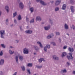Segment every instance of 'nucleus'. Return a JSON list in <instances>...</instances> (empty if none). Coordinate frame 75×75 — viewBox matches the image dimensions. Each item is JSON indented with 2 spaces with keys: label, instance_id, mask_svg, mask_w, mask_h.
Returning <instances> with one entry per match:
<instances>
[{
  "label": "nucleus",
  "instance_id": "obj_1",
  "mask_svg": "<svg viewBox=\"0 0 75 75\" xmlns=\"http://www.w3.org/2000/svg\"><path fill=\"white\" fill-rule=\"evenodd\" d=\"M18 57L20 61H22L24 59V58H23V56H21L20 55L16 56L15 57V59L16 61V62L17 64H18Z\"/></svg>",
  "mask_w": 75,
  "mask_h": 75
},
{
  "label": "nucleus",
  "instance_id": "obj_2",
  "mask_svg": "<svg viewBox=\"0 0 75 75\" xmlns=\"http://www.w3.org/2000/svg\"><path fill=\"white\" fill-rule=\"evenodd\" d=\"M5 35V31L4 30H2L0 31V37L1 35V38H4Z\"/></svg>",
  "mask_w": 75,
  "mask_h": 75
},
{
  "label": "nucleus",
  "instance_id": "obj_3",
  "mask_svg": "<svg viewBox=\"0 0 75 75\" xmlns=\"http://www.w3.org/2000/svg\"><path fill=\"white\" fill-rule=\"evenodd\" d=\"M69 56H67V58L69 60L70 59H73L74 58L72 57V53H69Z\"/></svg>",
  "mask_w": 75,
  "mask_h": 75
},
{
  "label": "nucleus",
  "instance_id": "obj_4",
  "mask_svg": "<svg viewBox=\"0 0 75 75\" xmlns=\"http://www.w3.org/2000/svg\"><path fill=\"white\" fill-rule=\"evenodd\" d=\"M44 28L45 30H49L51 28V25H48L47 26H45Z\"/></svg>",
  "mask_w": 75,
  "mask_h": 75
},
{
  "label": "nucleus",
  "instance_id": "obj_5",
  "mask_svg": "<svg viewBox=\"0 0 75 75\" xmlns=\"http://www.w3.org/2000/svg\"><path fill=\"white\" fill-rule=\"evenodd\" d=\"M29 52L28 50L26 48H25L23 49V53L24 54H27Z\"/></svg>",
  "mask_w": 75,
  "mask_h": 75
},
{
  "label": "nucleus",
  "instance_id": "obj_6",
  "mask_svg": "<svg viewBox=\"0 0 75 75\" xmlns=\"http://www.w3.org/2000/svg\"><path fill=\"white\" fill-rule=\"evenodd\" d=\"M19 6L21 9H23L24 8V5L22 2H21L19 4Z\"/></svg>",
  "mask_w": 75,
  "mask_h": 75
},
{
  "label": "nucleus",
  "instance_id": "obj_7",
  "mask_svg": "<svg viewBox=\"0 0 75 75\" xmlns=\"http://www.w3.org/2000/svg\"><path fill=\"white\" fill-rule=\"evenodd\" d=\"M61 1V0H57L56 1L55 5L56 6H58V5H59V4H60Z\"/></svg>",
  "mask_w": 75,
  "mask_h": 75
},
{
  "label": "nucleus",
  "instance_id": "obj_8",
  "mask_svg": "<svg viewBox=\"0 0 75 75\" xmlns=\"http://www.w3.org/2000/svg\"><path fill=\"white\" fill-rule=\"evenodd\" d=\"M37 44H38L39 45V46L40 48H42L43 47V46H42V44H41V42L40 41H38L37 42Z\"/></svg>",
  "mask_w": 75,
  "mask_h": 75
},
{
  "label": "nucleus",
  "instance_id": "obj_9",
  "mask_svg": "<svg viewBox=\"0 0 75 75\" xmlns=\"http://www.w3.org/2000/svg\"><path fill=\"white\" fill-rule=\"evenodd\" d=\"M36 21H41V18L40 16H37L36 18Z\"/></svg>",
  "mask_w": 75,
  "mask_h": 75
},
{
  "label": "nucleus",
  "instance_id": "obj_10",
  "mask_svg": "<svg viewBox=\"0 0 75 75\" xmlns=\"http://www.w3.org/2000/svg\"><path fill=\"white\" fill-rule=\"evenodd\" d=\"M5 8L7 12V13H8L9 12V11L10 10V9L9 8V7L8 6H5Z\"/></svg>",
  "mask_w": 75,
  "mask_h": 75
},
{
  "label": "nucleus",
  "instance_id": "obj_11",
  "mask_svg": "<svg viewBox=\"0 0 75 75\" xmlns=\"http://www.w3.org/2000/svg\"><path fill=\"white\" fill-rule=\"evenodd\" d=\"M4 59H1L0 61V65H3L4 64Z\"/></svg>",
  "mask_w": 75,
  "mask_h": 75
},
{
  "label": "nucleus",
  "instance_id": "obj_12",
  "mask_svg": "<svg viewBox=\"0 0 75 75\" xmlns=\"http://www.w3.org/2000/svg\"><path fill=\"white\" fill-rule=\"evenodd\" d=\"M25 33L28 34H32L33 33V31L31 30H29L26 31Z\"/></svg>",
  "mask_w": 75,
  "mask_h": 75
},
{
  "label": "nucleus",
  "instance_id": "obj_13",
  "mask_svg": "<svg viewBox=\"0 0 75 75\" xmlns=\"http://www.w3.org/2000/svg\"><path fill=\"white\" fill-rule=\"evenodd\" d=\"M53 58L55 60H58L59 59V57H57L56 55H54L53 57Z\"/></svg>",
  "mask_w": 75,
  "mask_h": 75
},
{
  "label": "nucleus",
  "instance_id": "obj_14",
  "mask_svg": "<svg viewBox=\"0 0 75 75\" xmlns=\"http://www.w3.org/2000/svg\"><path fill=\"white\" fill-rule=\"evenodd\" d=\"M67 55V52H63L62 53V57H65V55Z\"/></svg>",
  "mask_w": 75,
  "mask_h": 75
},
{
  "label": "nucleus",
  "instance_id": "obj_15",
  "mask_svg": "<svg viewBox=\"0 0 75 75\" xmlns=\"http://www.w3.org/2000/svg\"><path fill=\"white\" fill-rule=\"evenodd\" d=\"M40 3L41 4H42V5H43V6H46V5H47V3L44 1H40Z\"/></svg>",
  "mask_w": 75,
  "mask_h": 75
},
{
  "label": "nucleus",
  "instance_id": "obj_16",
  "mask_svg": "<svg viewBox=\"0 0 75 75\" xmlns=\"http://www.w3.org/2000/svg\"><path fill=\"white\" fill-rule=\"evenodd\" d=\"M67 6L66 5V4H64L62 6V10H65V8H66V7Z\"/></svg>",
  "mask_w": 75,
  "mask_h": 75
},
{
  "label": "nucleus",
  "instance_id": "obj_17",
  "mask_svg": "<svg viewBox=\"0 0 75 75\" xmlns=\"http://www.w3.org/2000/svg\"><path fill=\"white\" fill-rule=\"evenodd\" d=\"M1 47H2V48H5L6 47V45H5L4 44H2L1 45Z\"/></svg>",
  "mask_w": 75,
  "mask_h": 75
},
{
  "label": "nucleus",
  "instance_id": "obj_18",
  "mask_svg": "<svg viewBox=\"0 0 75 75\" xmlns=\"http://www.w3.org/2000/svg\"><path fill=\"white\" fill-rule=\"evenodd\" d=\"M64 26L65 29H66V30H68V25L67 24H65Z\"/></svg>",
  "mask_w": 75,
  "mask_h": 75
},
{
  "label": "nucleus",
  "instance_id": "obj_19",
  "mask_svg": "<svg viewBox=\"0 0 75 75\" xmlns=\"http://www.w3.org/2000/svg\"><path fill=\"white\" fill-rule=\"evenodd\" d=\"M68 50L70 52H73L74 51V49L72 48H71V47H69L68 48Z\"/></svg>",
  "mask_w": 75,
  "mask_h": 75
},
{
  "label": "nucleus",
  "instance_id": "obj_20",
  "mask_svg": "<svg viewBox=\"0 0 75 75\" xmlns=\"http://www.w3.org/2000/svg\"><path fill=\"white\" fill-rule=\"evenodd\" d=\"M9 52L10 54H11V55L13 54H14V52L12 51L11 50H9Z\"/></svg>",
  "mask_w": 75,
  "mask_h": 75
},
{
  "label": "nucleus",
  "instance_id": "obj_21",
  "mask_svg": "<svg viewBox=\"0 0 75 75\" xmlns=\"http://www.w3.org/2000/svg\"><path fill=\"white\" fill-rule=\"evenodd\" d=\"M42 61H45V60H44V59L41 58L39 59V62H42Z\"/></svg>",
  "mask_w": 75,
  "mask_h": 75
},
{
  "label": "nucleus",
  "instance_id": "obj_22",
  "mask_svg": "<svg viewBox=\"0 0 75 75\" xmlns=\"http://www.w3.org/2000/svg\"><path fill=\"white\" fill-rule=\"evenodd\" d=\"M27 66L29 67H31L33 66V64L32 63H29L28 64Z\"/></svg>",
  "mask_w": 75,
  "mask_h": 75
},
{
  "label": "nucleus",
  "instance_id": "obj_23",
  "mask_svg": "<svg viewBox=\"0 0 75 75\" xmlns=\"http://www.w3.org/2000/svg\"><path fill=\"white\" fill-rule=\"evenodd\" d=\"M30 10L31 11V13H33L34 11V8L32 7L30 8Z\"/></svg>",
  "mask_w": 75,
  "mask_h": 75
},
{
  "label": "nucleus",
  "instance_id": "obj_24",
  "mask_svg": "<svg viewBox=\"0 0 75 75\" xmlns=\"http://www.w3.org/2000/svg\"><path fill=\"white\" fill-rule=\"evenodd\" d=\"M17 12H15L14 13H13V17H15L16 16H17Z\"/></svg>",
  "mask_w": 75,
  "mask_h": 75
},
{
  "label": "nucleus",
  "instance_id": "obj_25",
  "mask_svg": "<svg viewBox=\"0 0 75 75\" xmlns=\"http://www.w3.org/2000/svg\"><path fill=\"white\" fill-rule=\"evenodd\" d=\"M27 71L28 72L29 74L31 75V72H30V69H27Z\"/></svg>",
  "mask_w": 75,
  "mask_h": 75
},
{
  "label": "nucleus",
  "instance_id": "obj_26",
  "mask_svg": "<svg viewBox=\"0 0 75 75\" xmlns=\"http://www.w3.org/2000/svg\"><path fill=\"white\" fill-rule=\"evenodd\" d=\"M42 66H36V67L37 68H39V69H40V68H42Z\"/></svg>",
  "mask_w": 75,
  "mask_h": 75
},
{
  "label": "nucleus",
  "instance_id": "obj_27",
  "mask_svg": "<svg viewBox=\"0 0 75 75\" xmlns=\"http://www.w3.org/2000/svg\"><path fill=\"white\" fill-rule=\"evenodd\" d=\"M22 68V71H25V67L24 66H22L21 67Z\"/></svg>",
  "mask_w": 75,
  "mask_h": 75
},
{
  "label": "nucleus",
  "instance_id": "obj_28",
  "mask_svg": "<svg viewBox=\"0 0 75 75\" xmlns=\"http://www.w3.org/2000/svg\"><path fill=\"white\" fill-rule=\"evenodd\" d=\"M71 12L72 13L74 12V7L72 6H71Z\"/></svg>",
  "mask_w": 75,
  "mask_h": 75
},
{
  "label": "nucleus",
  "instance_id": "obj_29",
  "mask_svg": "<svg viewBox=\"0 0 75 75\" xmlns=\"http://www.w3.org/2000/svg\"><path fill=\"white\" fill-rule=\"evenodd\" d=\"M71 28H73V30H75V27L74 26V25H72L71 26Z\"/></svg>",
  "mask_w": 75,
  "mask_h": 75
},
{
  "label": "nucleus",
  "instance_id": "obj_30",
  "mask_svg": "<svg viewBox=\"0 0 75 75\" xmlns=\"http://www.w3.org/2000/svg\"><path fill=\"white\" fill-rule=\"evenodd\" d=\"M18 20H20L21 19V15H19L18 16Z\"/></svg>",
  "mask_w": 75,
  "mask_h": 75
},
{
  "label": "nucleus",
  "instance_id": "obj_31",
  "mask_svg": "<svg viewBox=\"0 0 75 75\" xmlns=\"http://www.w3.org/2000/svg\"><path fill=\"white\" fill-rule=\"evenodd\" d=\"M34 19L33 18L30 21V23H33L34 22Z\"/></svg>",
  "mask_w": 75,
  "mask_h": 75
},
{
  "label": "nucleus",
  "instance_id": "obj_32",
  "mask_svg": "<svg viewBox=\"0 0 75 75\" xmlns=\"http://www.w3.org/2000/svg\"><path fill=\"white\" fill-rule=\"evenodd\" d=\"M47 47H44V50L46 52H47Z\"/></svg>",
  "mask_w": 75,
  "mask_h": 75
},
{
  "label": "nucleus",
  "instance_id": "obj_33",
  "mask_svg": "<svg viewBox=\"0 0 75 75\" xmlns=\"http://www.w3.org/2000/svg\"><path fill=\"white\" fill-rule=\"evenodd\" d=\"M46 47L47 48H48V49L50 48V45H47Z\"/></svg>",
  "mask_w": 75,
  "mask_h": 75
},
{
  "label": "nucleus",
  "instance_id": "obj_34",
  "mask_svg": "<svg viewBox=\"0 0 75 75\" xmlns=\"http://www.w3.org/2000/svg\"><path fill=\"white\" fill-rule=\"evenodd\" d=\"M51 38V36L50 35L47 36V39H50V38Z\"/></svg>",
  "mask_w": 75,
  "mask_h": 75
},
{
  "label": "nucleus",
  "instance_id": "obj_35",
  "mask_svg": "<svg viewBox=\"0 0 75 75\" xmlns=\"http://www.w3.org/2000/svg\"><path fill=\"white\" fill-rule=\"evenodd\" d=\"M62 72H63L64 73L67 72V70L66 69H64L62 70Z\"/></svg>",
  "mask_w": 75,
  "mask_h": 75
},
{
  "label": "nucleus",
  "instance_id": "obj_36",
  "mask_svg": "<svg viewBox=\"0 0 75 75\" xmlns=\"http://www.w3.org/2000/svg\"><path fill=\"white\" fill-rule=\"evenodd\" d=\"M34 48L35 50H38V47L37 46H34Z\"/></svg>",
  "mask_w": 75,
  "mask_h": 75
},
{
  "label": "nucleus",
  "instance_id": "obj_37",
  "mask_svg": "<svg viewBox=\"0 0 75 75\" xmlns=\"http://www.w3.org/2000/svg\"><path fill=\"white\" fill-rule=\"evenodd\" d=\"M56 34L57 35H60V33L59 32H57L56 33Z\"/></svg>",
  "mask_w": 75,
  "mask_h": 75
},
{
  "label": "nucleus",
  "instance_id": "obj_38",
  "mask_svg": "<svg viewBox=\"0 0 75 75\" xmlns=\"http://www.w3.org/2000/svg\"><path fill=\"white\" fill-rule=\"evenodd\" d=\"M59 10V8L58 7H57L55 8V11H57Z\"/></svg>",
  "mask_w": 75,
  "mask_h": 75
},
{
  "label": "nucleus",
  "instance_id": "obj_39",
  "mask_svg": "<svg viewBox=\"0 0 75 75\" xmlns=\"http://www.w3.org/2000/svg\"><path fill=\"white\" fill-rule=\"evenodd\" d=\"M51 44H52V45H54V46H55V45H56V44H55V43L54 42H53L51 43Z\"/></svg>",
  "mask_w": 75,
  "mask_h": 75
},
{
  "label": "nucleus",
  "instance_id": "obj_40",
  "mask_svg": "<svg viewBox=\"0 0 75 75\" xmlns=\"http://www.w3.org/2000/svg\"><path fill=\"white\" fill-rule=\"evenodd\" d=\"M50 36L52 38V37H54V35L53 33H52L51 34H50Z\"/></svg>",
  "mask_w": 75,
  "mask_h": 75
},
{
  "label": "nucleus",
  "instance_id": "obj_41",
  "mask_svg": "<svg viewBox=\"0 0 75 75\" xmlns=\"http://www.w3.org/2000/svg\"><path fill=\"white\" fill-rule=\"evenodd\" d=\"M0 55L1 56H2L3 55V51H1L0 53Z\"/></svg>",
  "mask_w": 75,
  "mask_h": 75
},
{
  "label": "nucleus",
  "instance_id": "obj_42",
  "mask_svg": "<svg viewBox=\"0 0 75 75\" xmlns=\"http://www.w3.org/2000/svg\"><path fill=\"white\" fill-rule=\"evenodd\" d=\"M0 75H3V73L2 71H1L0 72Z\"/></svg>",
  "mask_w": 75,
  "mask_h": 75
},
{
  "label": "nucleus",
  "instance_id": "obj_43",
  "mask_svg": "<svg viewBox=\"0 0 75 75\" xmlns=\"http://www.w3.org/2000/svg\"><path fill=\"white\" fill-rule=\"evenodd\" d=\"M26 20L27 21H29V19L28 18H26Z\"/></svg>",
  "mask_w": 75,
  "mask_h": 75
},
{
  "label": "nucleus",
  "instance_id": "obj_44",
  "mask_svg": "<svg viewBox=\"0 0 75 75\" xmlns=\"http://www.w3.org/2000/svg\"><path fill=\"white\" fill-rule=\"evenodd\" d=\"M67 48V46H65L64 47L63 49H64V50H65V49H66V48Z\"/></svg>",
  "mask_w": 75,
  "mask_h": 75
},
{
  "label": "nucleus",
  "instance_id": "obj_45",
  "mask_svg": "<svg viewBox=\"0 0 75 75\" xmlns=\"http://www.w3.org/2000/svg\"><path fill=\"white\" fill-rule=\"evenodd\" d=\"M67 64L68 65H70V63L67 62Z\"/></svg>",
  "mask_w": 75,
  "mask_h": 75
},
{
  "label": "nucleus",
  "instance_id": "obj_46",
  "mask_svg": "<svg viewBox=\"0 0 75 75\" xmlns=\"http://www.w3.org/2000/svg\"><path fill=\"white\" fill-rule=\"evenodd\" d=\"M14 22L15 23H17V21L16 19H14Z\"/></svg>",
  "mask_w": 75,
  "mask_h": 75
},
{
  "label": "nucleus",
  "instance_id": "obj_47",
  "mask_svg": "<svg viewBox=\"0 0 75 75\" xmlns=\"http://www.w3.org/2000/svg\"><path fill=\"white\" fill-rule=\"evenodd\" d=\"M17 72H15L14 74H13V75H17Z\"/></svg>",
  "mask_w": 75,
  "mask_h": 75
},
{
  "label": "nucleus",
  "instance_id": "obj_48",
  "mask_svg": "<svg viewBox=\"0 0 75 75\" xmlns=\"http://www.w3.org/2000/svg\"><path fill=\"white\" fill-rule=\"evenodd\" d=\"M8 19H7L6 20V23H8Z\"/></svg>",
  "mask_w": 75,
  "mask_h": 75
},
{
  "label": "nucleus",
  "instance_id": "obj_49",
  "mask_svg": "<svg viewBox=\"0 0 75 75\" xmlns=\"http://www.w3.org/2000/svg\"><path fill=\"white\" fill-rule=\"evenodd\" d=\"M16 43H18V42L19 41L18 40H16Z\"/></svg>",
  "mask_w": 75,
  "mask_h": 75
},
{
  "label": "nucleus",
  "instance_id": "obj_50",
  "mask_svg": "<svg viewBox=\"0 0 75 75\" xmlns=\"http://www.w3.org/2000/svg\"><path fill=\"white\" fill-rule=\"evenodd\" d=\"M42 0H36L38 2H39V1H41Z\"/></svg>",
  "mask_w": 75,
  "mask_h": 75
},
{
  "label": "nucleus",
  "instance_id": "obj_51",
  "mask_svg": "<svg viewBox=\"0 0 75 75\" xmlns=\"http://www.w3.org/2000/svg\"><path fill=\"white\" fill-rule=\"evenodd\" d=\"M73 74H75V71H73Z\"/></svg>",
  "mask_w": 75,
  "mask_h": 75
},
{
  "label": "nucleus",
  "instance_id": "obj_52",
  "mask_svg": "<svg viewBox=\"0 0 75 75\" xmlns=\"http://www.w3.org/2000/svg\"><path fill=\"white\" fill-rule=\"evenodd\" d=\"M1 15V11L0 10V16Z\"/></svg>",
  "mask_w": 75,
  "mask_h": 75
},
{
  "label": "nucleus",
  "instance_id": "obj_53",
  "mask_svg": "<svg viewBox=\"0 0 75 75\" xmlns=\"http://www.w3.org/2000/svg\"><path fill=\"white\" fill-rule=\"evenodd\" d=\"M50 2L52 3V4L53 3H54V1H50Z\"/></svg>",
  "mask_w": 75,
  "mask_h": 75
},
{
  "label": "nucleus",
  "instance_id": "obj_54",
  "mask_svg": "<svg viewBox=\"0 0 75 75\" xmlns=\"http://www.w3.org/2000/svg\"><path fill=\"white\" fill-rule=\"evenodd\" d=\"M10 47L11 48H13V47H12V46H10Z\"/></svg>",
  "mask_w": 75,
  "mask_h": 75
},
{
  "label": "nucleus",
  "instance_id": "obj_55",
  "mask_svg": "<svg viewBox=\"0 0 75 75\" xmlns=\"http://www.w3.org/2000/svg\"><path fill=\"white\" fill-rule=\"evenodd\" d=\"M11 27H13V24L11 25Z\"/></svg>",
  "mask_w": 75,
  "mask_h": 75
},
{
  "label": "nucleus",
  "instance_id": "obj_56",
  "mask_svg": "<svg viewBox=\"0 0 75 75\" xmlns=\"http://www.w3.org/2000/svg\"><path fill=\"white\" fill-rule=\"evenodd\" d=\"M72 2H73V1H72V0H71L70 1V3H72Z\"/></svg>",
  "mask_w": 75,
  "mask_h": 75
},
{
  "label": "nucleus",
  "instance_id": "obj_57",
  "mask_svg": "<svg viewBox=\"0 0 75 75\" xmlns=\"http://www.w3.org/2000/svg\"><path fill=\"white\" fill-rule=\"evenodd\" d=\"M34 55H36L37 54V53L35 52L34 53Z\"/></svg>",
  "mask_w": 75,
  "mask_h": 75
},
{
  "label": "nucleus",
  "instance_id": "obj_58",
  "mask_svg": "<svg viewBox=\"0 0 75 75\" xmlns=\"http://www.w3.org/2000/svg\"><path fill=\"white\" fill-rule=\"evenodd\" d=\"M20 30H21V31H22V30H23V29H22V28H20Z\"/></svg>",
  "mask_w": 75,
  "mask_h": 75
},
{
  "label": "nucleus",
  "instance_id": "obj_59",
  "mask_svg": "<svg viewBox=\"0 0 75 75\" xmlns=\"http://www.w3.org/2000/svg\"><path fill=\"white\" fill-rule=\"evenodd\" d=\"M33 75H37V74H34Z\"/></svg>",
  "mask_w": 75,
  "mask_h": 75
},
{
  "label": "nucleus",
  "instance_id": "obj_60",
  "mask_svg": "<svg viewBox=\"0 0 75 75\" xmlns=\"http://www.w3.org/2000/svg\"><path fill=\"white\" fill-rule=\"evenodd\" d=\"M67 35H68V36H69V34H67Z\"/></svg>",
  "mask_w": 75,
  "mask_h": 75
},
{
  "label": "nucleus",
  "instance_id": "obj_61",
  "mask_svg": "<svg viewBox=\"0 0 75 75\" xmlns=\"http://www.w3.org/2000/svg\"><path fill=\"white\" fill-rule=\"evenodd\" d=\"M28 26H27V28H28Z\"/></svg>",
  "mask_w": 75,
  "mask_h": 75
},
{
  "label": "nucleus",
  "instance_id": "obj_62",
  "mask_svg": "<svg viewBox=\"0 0 75 75\" xmlns=\"http://www.w3.org/2000/svg\"><path fill=\"white\" fill-rule=\"evenodd\" d=\"M74 47H75V45H74Z\"/></svg>",
  "mask_w": 75,
  "mask_h": 75
}]
</instances>
